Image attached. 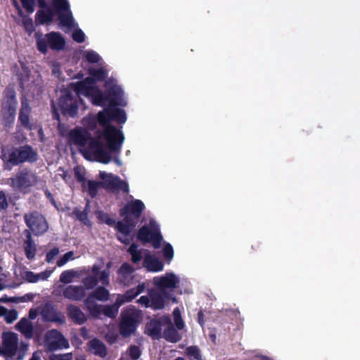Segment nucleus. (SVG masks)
Returning a JSON list of instances; mask_svg holds the SVG:
<instances>
[{
	"label": "nucleus",
	"instance_id": "obj_41",
	"mask_svg": "<svg viewBox=\"0 0 360 360\" xmlns=\"http://www.w3.org/2000/svg\"><path fill=\"white\" fill-rule=\"evenodd\" d=\"M186 354L194 360H202L200 349L197 346H189L185 350Z\"/></svg>",
	"mask_w": 360,
	"mask_h": 360
},
{
	"label": "nucleus",
	"instance_id": "obj_45",
	"mask_svg": "<svg viewBox=\"0 0 360 360\" xmlns=\"http://www.w3.org/2000/svg\"><path fill=\"white\" fill-rule=\"evenodd\" d=\"M74 172L76 180L78 182L81 183L82 186L84 187V185L86 181L84 172H82V169L78 166L74 168Z\"/></svg>",
	"mask_w": 360,
	"mask_h": 360
},
{
	"label": "nucleus",
	"instance_id": "obj_7",
	"mask_svg": "<svg viewBox=\"0 0 360 360\" xmlns=\"http://www.w3.org/2000/svg\"><path fill=\"white\" fill-rule=\"evenodd\" d=\"M18 104L15 89L12 87H6L4 91V101L1 103L4 110L3 121L5 127H10L14 123Z\"/></svg>",
	"mask_w": 360,
	"mask_h": 360
},
{
	"label": "nucleus",
	"instance_id": "obj_59",
	"mask_svg": "<svg viewBox=\"0 0 360 360\" xmlns=\"http://www.w3.org/2000/svg\"><path fill=\"white\" fill-rule=\"evenodd\" d=\"M72 321L78 324H82L86 322L90 316H70ZM93 318H101V316H92Z\"/></svg>",
	"mask_w": 360,
	"mask_h": 360
},
{
	"label": "nucleus",
	"instance_id": "obj_4",
	"mask_svg": "<svg viewBox=\"0 0 360 360\" xmlns=\"http://www.w3.org/2000/svg\"><path fill=\"white\" fill-rule=\"evenodd\" d=\"M99 176L103 181H96L89 180L87 181L88 193L93 198L98 194V191L100 187H103L106 190H120L124 193H128L129 191V185L125 181L122 180L118 176L113 175L112 174H107L105 172H100Z\"/></svg>",
	"mask_w": 360,
	"mask_h": 360
},
{
	"label": "nucleus",
	"instance_id": "obj_11",
	"mask_svg": "<svg viewBox=\"0 0 360 360\" xmlns=\"http://www.w3.org/2000/svg\"><path fill=\"white\" fill-rule=\"evenodd\" d=\"M65 40L59 32H51L45 35L44 37L37 39V46L39 51L46 54L48 51V47L53 51H61L65 48Z\"/></svg>",
	"mask_w": 360,
	"mask_h": 360
},
{
	"label": "nucleus",
	"instance_id": "obj_47",
	"mask_svg": "<svg viewBox=\"0 0 360 360\" xmlns=\"http://www.w3.org/2000/svg\"><path fill=\"white\" fill-rule=\"evenodd\" d=\"M22 6L29 14L34 11L35 0H20Z\"/></svg>",
	"mask_w": 360,
	"mask_h": 360
},
{
	"label": "nucleus",
	"instance_id": "obj_21",
	"mask_svg": "<svg viewBox=\"0 0 360 360\" xmlns=\"http://www.w3.org/2000/svg\"><path fill=\"white\" fill-rule=\"evenodd\" d=\"M136 316H122L118 328L120 335L127 338L134 334L137 328V321L134 319Z\"/></svg>",
	"mask_w": 360,
	"mask_h": 360
},
{
	"label": "nucleus",
	"instance_id": "obj_33",
	"mask_svg": "<svg viewBox=\"0 0 360 360\" xmlns=\"http://www.w3.org/2000/svg\"><path fill=\"white\" fill-rule=\"evenodd\" d=\"M90 77L85 79H90L92 82V86H94L96 82H103L108 77V72L102 67L98 68H91L88 70Z\"/></svg>",
	"mask_w": 360,
	"mask_h": 360
},
{
	"label": "nucleus",
	"instance_id": "obj_57",
	"mask_svg": "<svg viewBox=\"0 0 360 360\" xmlns=\"http://www.w3.org/2000/svg\"><path fill=\"white\" fill-rule=\"evenodd\" d=\"M174 325L176 328L178 330L184 329L185 327V323L182 319V316H174Z\"/></svg>",
	"mask_w": 360,
	"mask_h": 360
},
{
	"label": "nucleus",
	"instance_id": "obj_34",
	"mask_svg": "<svg viewBox=\"0 0 360 360\" xmlns=\"http://www.w3.org/2000/svg\"><path fill=\"white\" fill-rule=\"evenodd\" d=\"M127 252L131 256V260L134 264H137L143 258L142 250H138V245L132 243L127 249Z\"/></svg>",
	"mask_w": 360,
	"mask_h": 360
},
{
	"label": "nucleus",
	"instance_id": "obj_12",
	"mask_svg": "<svg viewBox=\"0 0 360 360\" xmlns=\"http://www.w3.org/2000/svg\"><path fill=\"white\" fill-rule=\"evenodd\" d=\"M101 138L97 135L96 138H93L91 136V139L88 141V146L83 148V151L81 152L86 156L88 153L94 155L97 161L108 164L111 160V155L110 153L104 149L103 143L100 140Z\"/></svg>",
	"mask_w": 360,
	"mask_h": 360
},
{
	"label": "nucleus",
	"instance_id": "obj_19",
	"mask_svg": "<svg viewBox=\"0 0 360 360\" xmlns=\"http://www.w3.org/2000/svg\"><path fill=\"white\" fill-rule=\"evenodd\" d=\"M135 269L129 263L124 262L117 271V282L122 286L128 287L134 284Z\"/></svg>",
	"mask_w": 360,
	"mask_h": 360
},
{
	"label": "nucleus",
	"instance_id": "obj_62",
	"mask_svg": "<svg viewBox=\"0 0 360 360\" xmlns=\"http://www.w3.org/2000/svg\"><path fill=\"white\" fill-rule=\"evenodd\" d=\"M23 25H24L25 30L27 32H31L34 29L33 22L31 18L25 19L23 21Z\"/></svg>",
	"mask_w": 360,
	"mask_h": 360
},
{
	"label": "nucleus",
	"instance_id": "obj_20",
	"mask_svg": "<svg viewBox=\"0 0 360 360\" xmlns=\"http://www.w3.org/2000/svg\"><path fill=\"white\" fill-rule=\"evenodd\" d=\"M31 113L32 108L30 105V101L25 95H23L20 97V108L18 120L20 126L29 130H31L32 128L30 122Z\"/></svg>",
	"mask_w": 360,
	"mask_h": 360
},
{
	"label": "nucleus",
	"instance_id": "obj_6",
	"mask_svg": "<svg viewBox=\"0 0 360 360\" xmlns=\"http://www.w3.org/2000/svg\"><path fill=\"white\" fill-rule=\"evenodd\" d=\"M73 90L77 94L83 95L91 98L94 105L104 107L107 105L105 92L98 87L92 86L90 79H84L82 81L72 84Z\"/></svg>",
	"mask_w": 360,
	"mask_h": 360
},
{
	"label": "nucleus",
	"instance_id": "obj_51",
	"mask_svg": "<svg viewBox=\"0 0 360 360\" xmlns=\"http://www.w3.org/2000/svg\"><path fill=\"white\" fill-rule=\"evenodd\" d=\"M72 353H65L63 354H52L49 356V360H72Z\"/></svg>",
	"mask_w": 360,
	"mask_h": 360
},
{
	"label": "nucleus",
	"instance_id": "obj_17",
	"mask_svg": "<svg viewBox=\"0 0 360 360\" xmlns=\"http://www.w3.org/2000/svg\"><path fill=\"white\" fill-rule=\"evenodd\" d=\"M105 96L108 106L117 108V106H125L127 103L122 101L123 90L117 85H112L105 90Z\"/></svg>",
	"mask_w": 360,
	"mask_h": 360
},
{
	"label": "nucleus",
	"instance_id": "obj_22",
	"mask_svg": "<svg viewBox=\"0 0 360 360\" xmlns=\"http://www.w3.org/2000/svg\"><path fill=\"white\" fill-rule=\"evenodd\" d=\"M149 296L150 297V308L153 309H161L164 308L166 299H172L173 302H176L175 297H172L169 293H163L160 290H150Z\"/></svg>",
	"mask_w": 360,
	"mask_h": 360
},
{
	"label": "nucleus",
	"instance_id": "obj_64",
	"mask_svg": "<svg viewBox=\"0 0 360 360\" xmlns=\"http://www.w3.org/2000/svg\"><path fill=\"white\" fill-rule=\"evenodd\" d=\"M1 315H18L16 310L8 311L6 307L1 306Z\"/></svg>",
	"mask_w": 360,
	"mask_h": 360
},
{
	"label": "nucleus",
	"instance_id": "obj_36",
	"mask_svg": "<svg viewBox=\"0 0 360 360\" xmlns=\"http://www.w3.org/2000/svg\"><path fill=\"white\" fill-rule=\"evenodd\" d=\"M112 266V262H108L106 264V269L101 271L98 274V281H100L103 286H108L110 284V269Z\"/></svg>",
	"mask_w": 360,
	"mask_h": 360
},
{
	"label": "nucleus",
	"instance_id": "obj_29",
	"mask_svg": "<svg viewBox=\"0 0 360 360\" xmlns=\"http://www.w3.org/2000/svg\"><path fill=\"white\" fill-rule=\"evenodd\" d=\"M143 265L148 271L152 272L161 271L164 268L162 262L150 255L145 256Z\"/></svg>",
	"mask_w": 360,
	"mask_h": 360
},
{
	"label": "nucleus",
	"instance_id": "obj_37",
	"mask_svg": "<svg viewBox=\"0 0 360 360\" xmlns=\"http://www.w3.org/2000/svg\"><path fill=\"white\" fill-rule=\"evenodd\" d=\"M72 214L77 217V219L86 226H91V221L88 218V213L86 209L81 211L78 208L73 210Z\"/></svg>",
	"mask_w": 360,
	"mask_h": 360
},
{
	"label": "nucleus",
	"instance_id": "obj_39",
	"mask_svg": "<svg viewBox=\"0 0 360 360\" xmlns=\"http://www.w3.org/2000/svg\"><path fill=\"white\" fill-rule=\"evenodd\" d=\"M58 14L60 23L62 25L66 27L72 26L73 17L70 10L69 11H63L62 13Z\"/></svg>",
	"mask_w": 360,
	"mask_h": 360
},
{
	"label": "nucleus",
	"instance_id": "obj_38",
	"mask_svg": "<svg viewBox=\"0 0 360 360\" xmlns=\"http://www.w3.org/2000/svg\"><path fill=\"white\" fill-rule=\"evenodd\" d=\"M97 116L88 115L83 119V124L89 130L93 131L97 128L98 121L96 120Z\"/></svg>",
	"mask_w": 360,
	"mask_h": 360
},
{
	"label": "nucleus",
	"instance_id": "obj_32",
	"mask_svg": "<svg viewBox=\"0 0 360 360\" xmlns=\"http://www.w3.org/2000/svg\"><path fill=\"white\" fill-rule=\"evenodd\" d=\"M20 69L17 67H14V72L15 73L18 80L20 84V86L22 89L25 88V83L29 81L30 75V70L24 63H20Z\"/></svg>",
	"mask_w": 360,
	"mask_h": 360
},
{
	"label": "nucleus",
	"instance_id": "obj_1",
	"mask_svg": "<svg viewBox=\"0 0 360 360\" xmlns=\"http://www.w3.org/2000/svg\"><path fill=\"white\" fill-rule=\"evenodd\" d=\"M146 288L144 283L127 290L124 294H114L115 300L112 304H99L96 300L106 302L110 300V294L105 286H98L84 300V304L89 315H117L120 307L127 302L132 301L142 293Z\"/></svg>",
	"mask_w": 360,
	"mask_h": 360
},
{
	"label": "nucleus",
	"instance_id": "obj_44",
	"mask_svg": "<svg viewBox=\"0 0 360 360\" xmlns=\"http://www.w3.org/2000/svg\"><path fill=\"white\" fill-rule=\"evenodd\" d=\"M163 257L169 263L174 257V250L171 244L166 243L162 249Z\"/></svg>",
	"mask_w": 360,
	"mask_h": 360
},
{
	"label": "nucleus",
	"instance_id": "obj_60",
	"mask_svg": "<svg viewBox=\"0 0 360 360\" xmlns=\"http://www.w3.org/2000/svg\"><path fill=\"white\" fill-rule=\"evenodd\" d=\"M120 315H141V311L136 310L135 307H129L125 311H122Z\"/></svg>",
	"mask_w": 360,
	"mask_h": 360
},
{
	"label": "nucleus",
	"instance_id": "obj_24",
	"mask_svg": "<svg viewBox=\"0 0 360 360\" xmlns=\"http://www.w3.org/2000/svg\"><path fill=\"white\" fill-rule=\"evenodd\" d=\"M85 288L82 285H69L64 288L63 296L71 301H82L86 298Z\"/></svg>",
	"mask_w": 360,
	"mask_h": 360
},
{
	"label": "nucleus",
	"instance_id": "obj_61",
	"mask_svg": "<svg viewBox=\"0 0 360 360\" xmlns=\"http://www.w3.org/2000/svg\"><path fill=\"white\" fill-rule=\"evenodd\" d=\"M27 350V345H22L18 349H17L18 356L16 357L17 360H22L25 356L26 352Z\"/></svg>",
	"mask_w": 360,
	"mask_h": 360
},
{
	"label": "nucleus",
	"instance_id": "obj_3",
	"mask_svg": "<svg viewBox=\"0 0 360 360\" xmlns=\"http://www.w3.org/2000/svg\"><path fill=\"white\" fill-rule=\"evenodd\" d=\"M146 209L144 203L139 199H133L127 202L124 206L120 209L119 214L122 217L115 226L119 234L117 240L123 244L129 245L134 237L132 232L136 227L139 219Z\"/></svg>",
	"mask_w": 360,
	"mask_h": 360
},
{
	"label": "nucleus",
	"instance_id": "obj_14",
	"mask_svg": "<svg viewBox=\"0 0 360 360\" xmlns=\"http://www.w3.org/2000/svg\"><path fill=\"white\" fill-rule=\"evenodd\" d=\"M169 316H155L146 324L144 333L153 340H160L162 335V330L168 324Z\"/></svg>",
	"mask_w": 360,
	"mask_h": 360
},
{
	"label": "nucleus",
	"instance_id": "obj_50",
	"mask_svg": "<svg viewBox=\"0 0 360 360\" xmlns=\"http://www.w3.org/2000/svg\"><path fill=\"white\" fill-rule=\"evenodd\" d=\"M72 39L77 43H82L85 41V34L80 29H77L72 32Z\"/></svg>",
	"mask_w": 360,
	"mask_h": 360
},
{
	"label": "nucleus",
	"instance_id": "obj_15",
	"mask_svg": "<svg viewBox=\"0 0 360 360\" xmlns=\"http://www.w3.org/2000/svg\"><path fill=\"white\" fill-rule=\"evenodd\" d=\"M46 343L50 351H56L69 347V342L64 335L56 329L51 330L46 333Z\"/></svg>",
	"mask_w": 360,
	"mask_h": 360
},
{
	"label": "nucleus",
	"instance_id": "obj_31",
	"mask_svg": "<svg viewBox=\"0 0 360 360\" xmlns=\"http://www.w3.org/2000/svg\"><path fill=\"white\" fill-rule=\"evenodd\" d=\"M41 9L36 13L35 20L39 25L50 23L53 21V12L46 4V7H40Z\"/></svg>",
	"mask_w": 360,
	"mask_h": 360
},
{
	"label": "nucleus",
	"instance_id": "obj_27",
	"mask_svg": "<svg viewBox=\"0 0 360 360\" xmlns=\"http://www.w3.org/2000/svg\"><path fill=\"white\" fill-rule=\"evenodd\" d=\"M162 338L172 343H176L181 340V335L174 328L170 317L168 319V324L163 330Z\"/></svg>",
	"mask_w": 360,
	"mask_h": 360
},
{
	"label": "nucleus",
	"instance_id": "obj_10",
	"mask_svg": "<svg viewBox=\"0 0 360 360\" xmlns=\"http://www.w3.org/2000/svg\"><path fill=\"white\" fill-rule=\"evenodd\" d=\"M25 223L31 235L39 236L44 235L49 229V223L46 217L38 211L25 213L23 216Z\"/></svg>",
	"mask_w": 360,
	"mask_h": 360
},
{
	"label": "nucleus",
	"instance_id": "obj_9",
	"mask_svg": "<svg viewBox=\"0 0 360 360\" xmlns=\"http://www.w3.org/2000/svg\"><path fill=\"white\" fill-rule=\"evenodd\" d=\"M79 95L75 91L74 94L69 89H65L62 91V95L58 100V105L63 115H68L70 117L77 116L79 109V101H81Z\"/></svg>",
	"mask_w": 360,
	"mask_h": 360
},
{
	"label": "nucleus",
	"instance_id": "obj_52",
	"mask_svg": "<svg viewBox=\"0 0 360 360\" xmlns=\"http://www.w3.org/2000/svg\"><path fill=\"white\" fill-rule=\"evenodd\" d=\"M68 315H84L79 307L75 304H69L67 307Z\"/></svg>",
	"mask_w": 360,
	"mask_h": 360
},
{
	"label": "nucleus",
	"instance_id": "obj_25",
	"mask_svg": "<svg viewBox=\"0 0 360 360\" xmlns=\"http://www.w3.org/2000/svg\"><path fill=\"white\" fill-rule=\"evenodd\" d=\"M37 316H28V319L23 317L16 324V330L27 339H31L33 337L34 326L30 320H33Z\"/></svg>",
	"mask_w": 360,
	"mask_h": 360
},
{
	"label": "nucleus",
	"instance_id": "obj_18",
	"mask_svg": "<svg viewBox=\"0 0 360 360\" xmlns=\"http://www.w3.org/2000/svg\"><path fill=\"white\" fill-rule=\"evenodd\" d=\"M155 285L163 293H169L167 290H174L178 287L179 280L173 273H167L165 276L153 278Z\"/></svg>",
	"mask_w": 360,
	"mask_h": 360
},
{
	"label": "nucleus",
	"instance_id": "obj_55",
	"mask_svg": "<svg viewBox=\"0 0 360 360\" xmlns=\"http://www.w3.org/2000/svg\"><path fill=\"white\" fill-rule=\"evenodd\" d=\"M44 321H58L60 323L65 322V316H41Z\"/></svg>",
	"mask_w": 360,
	"mask_h": 360
},
{
	"label": "nucleus",
	"instance_id": "obj_56",
	"mask_svg": "<svg viewBox=\"0 0 360 360\" xmlns=\"http://www.w3.org/2000/svg\"><path fill=\"white\" fill-rule=\"evenodd\" d=\"M25 276L26 280L30 283H36L39 281V276L30 271L26 272Z\"/></svg>",
	"mask_w": 360,
	"mask_h": 360
},
{
	"label": "nucleus",
	"instance_id": "obj_23",
	"mask_svg": "<svg viewBox=\"0 0 360 360\" xmlns=\"http://www.w3.org/2000/svg\"><path fill=\"white\" fill-rule=\"evenodd\" d=\"M91 136L87 130L81 127H76L69 132V139L75 145L83 148L86 146Z\"/></svg>",
	"mask_w": 360,
	"mask_h": 360
},
{
	"label": "nucleus",
	"instance_id": "obj_26",
	"mask_svg": "<svg viewBox=\"0 0 360 360\" xmlns=\"http://www.w3.org/2000/svg\"><path fill=\"white\" fill-rule=\"evenodd\" d=\"M28 315H61L51 301L41 304L37 309H31Z\"/></svg>",
	"mask_w": 360,
	"mask_h": 360
},
{
	"label": "nucleus",
	"instance_id": "obj_53",
	"mask_svg": "<svg viewBox=\"0 0 360 360\" xmlns=\"http://www.w3.org/2000/svg\"><path fill=\"white\" fill-rule=\"evenodd\" d=\"M22 301H25L24 297H8L6 295L1 297V302H4V303H8V302L18 303Z\"/></svg>",
	"mask_w": 360,
	"mask_h": 360
},
{
	"label": "nucleus",
	"instance_id": "obj_63",
	"mask_svg": "<svg viewBox=\"0 0 360 360\" xmlns=\"http://www.w3.org/2000/svg\"><path fill=\"white\" fill-rule=\"evenodd\" d=\"M224 315H237L240 313L238 309L226 308L224 309Z\"/></svg>",
	"mask_w": 360,
	"mask_h": 360
},
{
	"label": "nucleus",
	"instance_id": "obj_43",
	"mask_svg": "<svg viewBox=\"0 0 360 360\" xmlns=\"http://www.w3.org/2000/svg\"><path fill=\"white\" fill-rule=\"evenodd\" d=\"M76 276V272L73 269L65 270L60 275L59 281L63 283H70Z\"/></svg>",
	"mask_w": 360,
	"mask_h": 360
},
{
	"label": "nucleus",
	"instance_id": "obj_48",
	"mask_svg": "<svg viewBox=\"0 0 360 360\" xmlns=\"http://www.w3.org/2000/svg\"><path fill=\"white\" fill-rule=\"evenodd\" d=\"M129 354L131 359L133 360H137L139 359V357L141 355V351L139 348V347L136 345H131L129 349Z\"/></svg>",
	"mask_w": 360,
	"mask_h": 360
},
{
	"label": "nucleus",
	"instance_id": "obj_54",
	"mask_svg": "<svg viewBox=\"0 0 360 360\" xmlns=\"http://www.w3.org/2000/svg\"><path fill=\"white\" fill-rule=\"evenodd\" d=\"M59 254V249L56 247L52 248L49 252L46 253V261L48 263L52 262V260Z\"/></svg>",
	"mask_w": 360,
	"mask_h": 360
},
{
	"label": "nucleus",
	"instance_id": "obj_35",
	"mask_svg": "<svg viewBox=\"0 0 360 360\" xmlns=\"http://www.w3.org/2000/svg\"><path fill=\"white\" fill-rule=\"evenodd\" d=\"M119 339V333L115 326L108 327V330L105 335V341L110 344L113 345L117 342Z\"/></svg>",
	"mask_w": 360,
	"mask_h": 360
},
{
	"label": "nucleus",
	"instance_id": "obj_40",
	"mask_svg": "<svg viewBox=\"0 0 360 360\" xmlns=\"http://www.w3.org/2000/svg\"><path fill=\"white\" fill-rule=\"evenodd\" d=\"M82 282L85 290H92L98 285V279L96 276H87L82 279Z\"/></svg>",
	"mask_w": 360,
	"mask_h": 360
},
{
	"label": "nucleus",
	"instance_id": "obj_58",
	"mask_svg": "<svg viewBox=\"0 0 360 360\" xmlns=\"http://www.w3.org/2000/svg\"><path fill=\"white\" fill-rule=\"evenodd\" d=\"M139 303L141 304V306L145 307L146 308L150 307V297L148 296H141L139 300Z\"/></svg>",
	"mask_w": 360,
	"mask_h": 360
},
{
	"label": "nucleus",
	"instance_id": "obj_2",
	"mask_svg": "<svg viewBox=\"0 0 360 360\" xmlns=\"http://www.w3.org/2000/svg\"><path fill=\"white\" fill-rule=\"evenodd\" d=\"M96 116V120L103 128V130H97L96 135L105 140L107 146L111 152L120 151L124 137L120 130L110 124V122L115 121L119 124L124 123L127 120L125 111L119 108L108 106L99 111Z\"/></svg>",
	"mask_w": 360,
	"mask_h": 360
},
{
	"label": "nucleus",
	"instance_id": "obj_49",
	"mask_svg": "<svg viewBox=\"0 0 360 360\" xmlns=\"http://www.w3.org/2000/svg\"><path fill=\"white\" fill-rule=\"evenodd\" d=\"M74 252L69 251L64 254L59 259H58L56 264L58 266H62L65 265L70 259L73 258Z\"/></svg>",
	"mask_w": 360,
	"mask_h": 360
},
{
	"label": "nucleus",
	"instance_id": "obj_42",
	"mask_svg": "<svg viewBox=\"0 0 360 360\" xmlns=\"http://www.w3.org/2000/svg\"><path fill=\"white\" fill-rule=\"evenodd\" d=\"M53 6L58 13L69 11L70 4L68 0H52Z\"/></svg>",
	"mask_w": 360,
	"mask_h": 360
},
{
	"label": "nucleus",
	"instance_id": "obj_13",
	"mask_svg": "<svg viewBox=\"0 0 360 360\" xmlns=\"http://www.w3.org/2000/svg\"><path fill=\"white\" fill-rule=\"evenodd\" d=\"M10 181L11 186L15 189L25 191L37 183L38 176L30 169L24 168L10 178Z\"/></svg>",
	"mask_w": 360,
	"mask_h": 360
},
{
	"label": "nucleus",
	"instance_id": "obj_8",
	"mask_svg": "<svg viewBox=\"0 0 360 360\" xmlns=\"http://www.w3.org/2000/svg\"><path fill=\"white\" fill-rule=\"evenodd\" d=\"M136 238L143 245L151 243L155 249L161 246L163 240L159 226L155 221H150L148 225L142 226L137 231Z\"/></svg>",
	"mask_w": 360,
	"mask_h": 360
},
{
	"label": "nucleus",
	"instance_id": "obj_28",
	"mask_svg": "<svg viewBox=\"0 0 360 360\" xmlns=\"http://www.w3.org/2000/svg\"><path fill=\"white\" fill-rule=\"evenodd\" d=\"M24 235L25 236L26 239L23 243V248L25 250V254L27 258L30 260L33 259L35 257L36 252H37V245L32 239L31 233L28 230H24Z\"/></svg>",
	"mask_w": 360,
	"mask_h": 360
},
{
	"label": "nucleus",
	"instance_id": "obj_46",
	"mask_svg": "<svg viewBox=\"0 0 360 360\" xmlns=\"http://www.w3.org/2000/svg\"><path fill=\"white\" fill-rule=\"evenodd\" d=\"M86 61L90 63H97L101 58L100 56L94 51H88L84 54Z\"/></svg>",
	"mask_w": 360,
	"mask_h": 360
},
{
	"label": "nucleus",
	"instance_id": "obj_5",
	"mask_svg": "<svg viewBox=\"0 0 360 360\" xmlns=\"http://www.w3.org/2000/svg\"><path fill=\"white\" fill-rule=\"evenodd\" d=\"M38 159L37 153L30 145L14 148L8 153V159L4 162V169H11V167L24 162L33 163Z\"/></svg>",
	"mask_w": 360,
	"mask_h": 360
},
{
	"label": "nucleus",
	"instance_id": "obj_30",
	"mask_svg": "<svg viewBox=\"0 0 360 360\" xmlns=\"http://www.w3.org/2000/svg\"><path fill=\"white\" fill-rule=\"evenodd\" d=\"M89 350L95 355L105 358L107 354V347L105 344L98 338H94L88 343Z\"/></svg>",
	"mask_w": 360,
	"mask_h": 360
},
{
	"label": "nucleus",
	"instance_id": "obj_16",
	"mask_svg": "<svg viewBox=\"0 0 360 360\" xmlns=\"http://www.w3.org/2000/svg\"><path fill=\"white\" fill-rule=\"evenodd\" d=\"M1 346V355L15 358L18 343V335L14 333H4Z\"/></svg>",
	"mask_w": 360,
	"mask_h": 360
}]
</instances>
